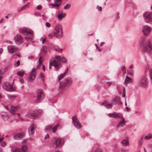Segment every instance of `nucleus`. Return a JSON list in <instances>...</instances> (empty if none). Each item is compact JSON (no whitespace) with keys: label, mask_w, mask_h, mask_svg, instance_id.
Returning <instances> with one entry per match:
<instances>
[{"label":"nucleus","mask_w":152,"mask_h":152,"mask_svg":"<svg viewBox=\"0 0 152 152\" xmlns=\"http://www.w3.org/2000/svg\"><path fill=\"white\" fill-rule=\"evenodd\" d=\"M52 125H48L45 126V130L48 131L52 129Z\"/></svg>","instance_id":"72a5a7b5"},{"label":"nucleus","mask_w":152,"mask_h":152,"mask_svg":"<svg viewBox=\"0 0 152 152\" xmlns=\"http://www.w3.org/2000/svg\"><path fill=\"white\" fill-rule=\"evenodd\" d=\"M47 50V47L46 46H43L41 49V51L44 52H46Z\"/></svg>","instance_id":"4c0bfd02"},{"label":"nucleus","mask_w":152,"mask_h":152,"mask_svg":"<svg viewBox=\"0 0 152 152\" xmlns=\"http://www.w3.org/2000/svg\"><path fill=\"white\" fill-rule=\"evenodd\" d=\"M35 117H39L41 114V113L37 110H35L33 111Z\"/></svg>","instance_id":"bb28decb"},{"label":"nucleus","mask_w":152,"mask_h":152,"mask_svg":"<svg viewBox=\"0 0 152 152\" xmlns=\"http://www.w3.org/2000/svg\"><path fill=\"white\" fill-rule=\"evenodd\" d=\"M8 97L9 99H14L16 97V96L15 95H8Z\"/></svg>","instance_id":"a19ab883"},{"label":"nucleus","mask_w":152,"mask_h":152,"mask_svg":"<svg viewBox=\"0 0 152 152\" xmlns=\"http://www.w3.org/2000/svg\"><path fill=\"white\" fill-rule=\"evenodd\" d=\"M55 33L57 35H56V37L60 38L62 37L63 34V30L62 26L61 25H58L55 27Z\"/></svg>","instance_id":"6e6552de"},{"label":"nucleus","mask_w":152,"mask_h":152,"mask_svg":"<svg viewBox=\"0 0 152 152\" xmlns=\"http://www.w3.org/2000/svg\"><path fill=\"white\" fill-rule=\"evenodd\" d=\"M34 132V128L33 124H31L30 126L29 130L28 133L29 134L33 135Z\"/></svg>","instance_id":"6ab92c4d"},{"label":"nucleus","mask_w":152,"mask_h":152,"mask_svg":"<svg viewBox=\"0 0 152 152\" xmlns=\"http://www.w3.org/2000/svg\"><path fill=\"white\" fill-rule=\"evenodd\" d=\"M40 76L41 78H42V77H44V75L43 74L42 72L40 73Z\"/></svg>","instance_id":"bf43d9fd"},{"label":"nucleus","mask_w":152,"mask_h":152,"mask_svg":"<svg viewBox=\"0 0 152 152\" xmlns=\"http://www.w3.org/2000/svg\"><path fill=\"white\" fill-rule=\"evenodd\" d=\"M72 123L74 126L77 129H80L82 125L80 123L79 121L76 116H73L72 118Z\"/></svg>","instance_id":"1a4fd4ad"},{"label":"nucleus","mask_w":152,"mask_h":152,"mask_svg":"<svg viewBox=\"0 0 152 152\" xmlns=\"http://www.w3.org/2000/svg\"><path fill=\"white\" fill-rule=\"evenodd\" d=\"M102 105L106 107L107 109H109L111 108L112 107L113 104L112 103L111 104L107 103V102L106 101H105L102 103Z\"/></svg>","instance_id":"aec40b11"},{"label":"nucleus","mask_w":152,"mask_h":152,"mask_svg":"<svg viewBox=\"0 0 152 152\" xmlns=\"http://www.w3.org/2000/svg\"><path fill=\"white\" fill-rule=\"evenodd\" d=\"M58 125H59V124H57L56 125H55L53 128H52V129H53L52 132L53 133H54L55 132L56 130L57 129V127Z\"/></svg>","instance_id":"f704fd0d"},{"label":"nucleus","mask_w":152,"mask_h":152,"mask_svg":"<svg viewBox=\"0 0 152 152\" xmlns=\"http://www.w3.org/2000/svg\"><path fill=\"white\" fill-rule=\"evenodd\" d=\"M55 3H59L60 2H61L62 0H54Z\"/></svg>","instance_id":"6e6d98bb"},{"label":"nucleus","mask_w":152,"mask_h":152,"mask_svg":"<svg viewBox=\"0 0 152 152\" xmlns=\"http://www.w3.org/2000/svg\"><path fill=\"white\" fill-rule=\"evenodd\" d=\"M64 144L63 140L58 137L54 138L52 140L51 142L52 146L54 148H61Z\"/></svg>","instance_id":"39448f33"},{"label":"nucleus","mask_w":152,"mask_h":152,"mask_svg":"<svg viewBox=\"0 0 152 152\" xmlns=\"http://www.w3.org/2000/svg\"><path fill=\"white\" fill-rule=\"evenodd\" d=\"M61 61L64 63H66L67 59L64 57L61 56H56L54 58H52L50 61L49 69H51L52 66H54L56 71H58L61 67Z\"/></svg>","instance_id":"f257e3e1"},{"label":"nucleus","mask_w":152,"mask_h":152,"mask_svg":"<svg viewBox=\"0 0 152 152\" xmlns=\"http://www.w3.org/2000/svg\"><path fill=\"white\" fill-rule=\"evenodd\" d=\"M138 84L141 86H146L147 85V78L145 77H141L138 82Z\"/></svg>","instance_id":"9d476101"},{"label":"nucleus","mask_w":152,"mask_h":152,"mask_svg":"<svg viewBox=\"0 0 152 152\" xmlns=\"http://www.w3.org/2000/svg\"><path fill=\"white\" fill-rule=\"evenodd\" d=\"M1 118L3 119L4 121L7 120L9 118V117L7 115H1Z\"/></svg>","instance_id":"473e14b6"},{"label":"nucleus","mask_w":152,"mask_h":152,"mask_svg":"<svg viewBox=\"0 0 152 152\" xmlns=\"http://www.w3.org/2000/svg\"><path fill=\"white\" fill-rule=\"evenodd\" d=\"M55 50L58 52H61L62 51V49H61L54 48Z\"/></svg>","instance_id":"c03bdc74"},{"label":"nucleus","mask_w":152,"mask_h":152,"mask_svg":"<svg viewBox=\"0 0 152 152\" xmlns=\"http://www.w3.org/2000/svg\"><path fill=\"white\" fill-rule=\"evenodd\" d=\"M7 50L10 53H12L17 51L18 47L16 46L10 45L8 46Z\"/></svg>","instance_id":"4468645a"},{"label":"nucleus","mask_w":152,"mask_h":152,"mask_svg":"<svg viewBox=\"0 0 152 152\" xmlns=\"http://www.w3.org/2000/svg\"><path fill=\"white\" fill-rule=\"evenodd\" d=\"M144 21L147 23H149L152 21V13L148 12L143 14Z\"/></svg>","instance_id":"423d86ee"},{"label":"nucleus","mask_w":152,"mask_h":152,"mask_svg":"<svg viewBox=\"0 0 152 152\" xmlns=\"http://www.w3.org/2000/svg\"><path fill=\"white\" fill-rule=\"evenodd\" d=\"M113 100L115 102V104H122V102L121 101L120 98L119 97L116 96L114 99Z\"/></svg>","instance_id":"4be33fe9"},{"label":"nucleus","mask_w":152,"mask_h":152,"mask_svg":"<svg viewBox=\"0 0 152 152\" xmlns=\"http://www.w3.org/2000/svg\"><path fill=\"white\" fill-rule=\"evenodd\" d=\"M35 73H31L28 78L29 81H31L33 80L35 78Z\"/></svg>","instance_id":"5701e85b"},{"label":"nucleus","mask_w":152,"mask_h":152,"mask_svg":"<svg viewBox=\"0 0 152 152\" xmlns=\"http://www.w3.org/2000/svg\"><path fill=\"white\" fill-rule=\"evenodd\" d=\"M24 74V73L23 72L19 71L17 73V75L19 76L20 77H22L23 76Z\"/></svg>","instance_id":"e433bc0d"},{"label":"nucleus","mask_w":152,"mask_h":152,"mask_svg":"<svg viewBox=\"0 0 152 152\" xmlns=\"http://www.w3.org/2000/svg\"><path fill=\"white\" fill-rule=\"evenodd\" d=\"M72 80L70 77L65 78L60 84V88L61 91L66 90L72 83Z\"/></svg>","instance_id":"7ed1b4c3"},{"label":"nucleus","mask_w":152,"mask_h":152,"mask_svg":"<svg viewBox=\"0 0 152 152\" xmlns=\"http://www.w3.org/2000/svg\"><path fill=\"white\" fill-rule=\"evenodd\" d=\"M104 42H101L100 44V45L101 46H102L104 44Z\"/></svg>","instance_id":"774afa93"},{"label":"nucleus","mask_w":152,"mask_h":152,"mask_svg":"<svg viewBox=\"0 0 152 152\" xmlns=\"http://www.w3.org/2000/svg\"><path fill=\"white\" fill-rule=\"evenodd\" d=\"M95 45L96 47V49L97 50H98L100 52L101 51V50L99 49V48L98 47L97 45V44H95Z\"/></svg>","instance_id":"4d7b16f0"},{"label":"nucleus","mask_w":152,"mask_h":152,"mask_svg":"<svg viewBox=\"0 0 152 152\" xmlns=\"http://www.w3.org/2000/svg\"><path fill=\"white\" fill-rule=\"evenodd\" d=\"M132 79L127 76L125 80L124 83L125 85H126L129 83L132 82Z\"/></svg>","instance_id":"b1692460"},{"label":"nucleus","mask_w":152,"mask_h":152,"mask_svg":"<svg viewBox=\"0 0 152 152\" xmlns=\"http://www.w3.org/2000/svg\"><path fill=\"white\" fill-rule=\"evenodd\" d=\"M66 15V13H63L62 12V11L61 12V13H60L59 15H58V18L59 20H61L63 18H64Z\"/></svg>","instance_id":"393cba45"},{"label":"nucleus","mask_w":152,"mask_h":152,"mask_svg":"<svg viewBox=\"0 0 152 152\" xmlns=\"http://www.w3.org/2000/svg\"><path fill=\"white\" fill-rule=\"evenodd\" d=\"M125 109L126 111H129L130 110V109L127 107H126Z\"/></svg>","instance_id":"0e129e2a"},{"label":"nucleus","mask_w":152,"mask_h":152,"mask_svg":"<svg viewBox=\"0 0 152 152\" xmlns=\"http://www.w3.org/2000/svg\"><path fill=\"white\" fill-rule=\"evenodd\" d=\"M142 50L144 52H146L149 54L152 53V46L151 40L148 39L145 42V39H142L141 43Z\"/></svg>","instance_id":"f03ea898"},{"label":"nucleus","mask_w":152,"mask_h":152,"mask_svg":"<svg viewBox=\"0 0 152 152\" xmlns=\"http://www.w3.org/2000/svg\"><path fill=\"white\" fill-rule=\"evenodd\" d=\"M42 58V57H40L38 60V62L39 64V65L37 66V68H38V67H39V66H40V64L41 63V61L40 60V59Z\"/></svg>","instance_id":"37998d69"},{"label":"nucleus","mask_w":152,"mask_h":152,"mask_svg":"<svg viewBox=\"0 0 152 152\" xmlns=\"http://www.w3.org/2000/svg\"><path fill=\"white\" fill-rule=\"evenodd\" d=\"M50 136L48 134H47L44 137V139L45 140L46 139H48L49 138Z\"/></svg>","instance_id":"09e8293b"},{"label":"nucleus","mask_w":152,"mask_h":152,"mask_svg":"<svg viewBox=\"0 0 152 152\" xmlns=\"http://www.w3.org/2000/svg\"><path fill=\"white\" fill-rule=\"evenodd\" d=\"M94 152H102V151L101 149H97Z\"/></svg>","instance_id":"e2e57ef3"},{"label":"nucleus","mask_w":152,"mask_h":152,"mask_svg":"<svg viewBox=\"0 0 152 152\" xmlns=\"http://www.w3.org/2000/svg\"><path fill=\"white\" fill-rule=\"evenodd\" d=\"M19 107L18 106L14 107L12 106L10 109V113L12 114V115H15V113L14 112L16 111L18 109Z\"/></svg>","instance_id":"a211bd4d"},{"label":"nucleus","mask_w":152,"mask_h":152,"mask_svg":"<svg viewBox=\"0 0 152 152\" xmlns=\"http://www.w3.org/2000/svg\"><path fill=\"white\" fill-rule=\"evenodd\" d=\"M34 58L33 56H31L28 57V58L29 59H33Z\"/></svg>","instance_id":"13d9d810"},{"label":"nucleus","mask_w":152,"mask_h":152,"mask_svg":"<svg viewBox=\"0 0 152 152\" xmlns=\"http://www.w3.org/2000/svg\"><path fill=\"white\" fill-rule=\"evenodd\" d=\"M13 152H27V147L25 145H23L21 148L17 149L14 151Z\"/></svg>","instance_id":"2eb2a0df"},{"label":"nucleus","mask_w":152,"mask_h":152,"mask_svg":"<svg viewBox=\"0 0 152 152\" xmlns=\"http://www.w3.org/2000/svg\"><path fill=\"white\" fill-rule=\"evenodd\" d=\"M143 143V141L140 140H139L138 141V144L139 145L141 146Z\"/></svg>","instance_id":"49530a36"},{"label":"nucleus","mask_w":152,"mask_h":152,"mask_svg":"<svg viewBox=\"0 0 152 152\" xmlns=\"http://www.w3.org/2000/svg\"><path fill=\"white\" fill-rule=\"evenodd\" d=\"M19 81L22 84H23L24 83L23 79L22 78H20Z\"/></svg>","instance_id":"864d4df0"},{"label":"nucleus","mask_w":152,"mask_h":152,"mask_svg":"<svg viewBox=\"0 0 152 152\" xmlns=\"http://www.w3.org/2000/svg\"><path fill=\"white\" fill-rule=\"evenodd\" d=\"M20 32L23 34L27 36L25 37V39L26 40H31L33 37L32 35L33 31L30 30H29L25 28H23L19 30Z\"/></svg>","instance_id":"20e7f679"},{"label":"nucleus","mask_w":152,"mask_h":152,"mask_svg":"<svg viewBox=\"0 0 152 152\" xmlns=\"http://www.w3.org/2000/svg\"><path fill=\"white\" fill-rule=\"evenodd\" d=\"M59 6V4H49V7L51 8H52L53 7H58Z\"/></svg>","instance_id":"c756f323"},{"label":"nucleus","mask_w":152,"mask_h":152,"mask_svg":"<svg viewBox=\"0 0 152 152\" xmlns=\"http://www.w3.org/2000/svg\"><path fill=\"white\" fill-rule=\"evenodd\" d=\"M149 77L150 79L152 80V69H151L149 71Z\"/></svg>","instance_id":"79ce46f5"},{"label":"nucleus","mask_w":152,"mask_h":152,"mask_svg":"<svg viewBox=\"0 0 152 152\" xmlns=\"http://www.w3.org/2000/svg\"><path fill=\"white\" fill-rule=\"evenodd\" d=\"M16 44L20 45L21 44L23 41L22 37L19 34L16 35L14 38Z\"/></svg>","instance_id":"9b49d317"},{"label":"nucleus","mask_w":152,"mask_h":152,"mask_svg":"<svg viewBox=\"0 0 152 152\" xmlns=\"http://www.w3.org/2000/svg\"><path fill=\"white\" fill-rule=\"evenodd\" d=\"M122 145L124 146H127L129 144V139L128 138L123 140L121 141Z\"/></svg>","instance_id":"412c9836"},{"label":"nucleus","mask_w":152,"mask_h":152,"mask_svg":"<svg viewBox=\"0 0 152 152\" xmlns=\"http://www.w3.org/2000/svg\"><path fill=\"white\" fill-rule=\"evenodd\" d=\"M108 116L111 118H115L117 119L118 118H120L123 116L122 115L119 113H117L115 112H114L112 113H109Z\"/></svg>","instance_id":"ddd939ff"},{"label":"nucleus","mask_w":152,"mask_h":152,"mask_svg":"<svg viewBox=\"0 0 152 152\" xmlns=\"http://www.w3.org/2000/svg\"><path fill=\"white\" fill-rule=\"evenodd\" d=\"M27 4H26L21 7V9H23V10L25 9L27 7Z\"/></svg>","instance_id":"5fc2aeb1"},{"label":"nucleus","mask_w":152,"mask_h":152,"mask_svg":"<svg viewBox=\"0 0 152 152\" xmlns=\"http://www.w3.org/2000/svg\"><path fill=\"white\" fill-rule=\"evenodd\" d=\"M122 71L123 73H125L126 72V70L125 66H122Z\"/></svg>","instance_id":"a18cd8bd"},{"label":"nucleus","mask_w":152,"mask_h":152,"mask_svg":"<svg viewBox=\"0 0 152 152\" xmlns=\"http://www.w3.org/2000/svg\"><path fill=\"white\" fill-rule=\"evenodd\" d=\"M96 8L99 11H101L102 10V7L100 6H99V5L97 6Z\"/></svg>","instance_id":"8fccbe9b"},{"label":"nucleus","mask_w":152,"mask_h":152,"mask_svg":"<svg viewBox=\"0 0 152 152\" xmlns=\"http://www.w3.org/2000/svg\"><path fill=\"white\" fill-rule=\"evenodd\" d=\"M2 144H1V146L2 147H4L5 145V143L4 142H2Z\"/></svg>","instance_id":"680f3d73"},{"label":"nucleus","mask_w":152,"mask_h":152,"mask_svg":"<svg viewBox=\"0 0 152 152\" xmlns=\"http://www.w3.org/2000/svg\"><path fill=\"white\" fill-rule=\"evenodd\" d=\"M9 86L7 88V91L10 92L14 91L15 89L11 83H9Z\"/></svg>","instance_id":"cd10ccee"},{"label":"nucleus","mask_w":152,"mask_h":152,"mask_svg":"<svg viewBox=\"0 0 152 152\" xmlns=\"http://www.w3.org/2000/svg\"><path fill=\"white\" fill-rule=\"evenodd\" d=\"M65 75L64 73H63L60 74L58 77V80H61L65 76Z\"/></svg>","instance_id":"2f4dec72"},{"label":"nucleus","mask_w":152,"mask_h":152,"mask_svg":"<svg viewBox=\"0 0 152 152\" xmlns=\"http://www.w3.org/2000/svg\"><path fill=\"white\" fill-rule=\"evenodd\" d=\"M37 98L36 102L37 103L40 102L44 99V95L43 91L42 89L38 90L37 91Z\"/></svg>","instance_id":"0eeeda50"},{"label":"nucleus","mask_w":152,"mask_h":152,"mask_svg":"<svg viewBox=\"0 0 152 152\" xmlns=\"http://www.w3.org/2000/svg\"><path fill=\"white\" fill-rule=\"evenodd\" d=\"M20 60H18L16 62L15 64V65L16 66H18L20 64Z\"/></svg>","instance_id":"603ef678"},{"label":"nucleus","mask_w":152,"mask_h":152,"mask_svg":"<svg viewBox=\"0 0 152 152\" xmlns=\"http://www.w3.org/2000/svg\"><path fill=\"white\" fill-rule=\"evenodd\" d=\"M152 29L151 27L148 26H145L143 28L142 32L144 34V35L146 36L148 34L152 31Z\"/></svg>","instance_id":"f8f14e48"},{"label":"nucleus","mask_w":152,"mask_h":152,"mask_svg":"<svg viewBox=\"0 0 152 152\" xmlns=\"http://www.w3.org/2000/svg\"><path fill=\"white\" fill-rule=\"evenodd\" d=\"M9 83L6 82L3 84V87L5 90L7 91V88H8V86H9Z\"/></svg>","instance_id":"a878e982"},{"label":"nucleus","mask_w":152,"mask_h":152,"mask_svg":"<svg viewBox=\"0 0 152 152\" xmlns=\"http://www.w3.org/2000/svg\"><path fill=\"white\" fill-rule=\"evenodd\" d=\"M121 152H128V151L125 149H122L121 150Z\"/></svg>","instance_id":"052dcab7"},{"label":"nucleus","mask_w":152,"mask_h":152,"mask_svg":"<svg viewBox=\"0 0 152 152\" xmlns=\"http://www.w3.org/2000/svg\"><path fill=\"white\" fill-rule=\"evenodd\" d=\"M23 9H21V8H18L17 9V11L18 12H20L21 11H22Z\"/></svg>","instance_id":"338daca9"},{"label":"nucleus","mask_w":152,"mask_h":152,"mask_svg":"<svg viewBox=\"0 0 152 152\" xmlns=\"http://www.w3.org/2000/svg\"><path fill=\"white\" fill-rule=\"evenodd\" d=\"M152 138V135L151 134H148L147 136H145L144 137L146 139H150Z\"/></svg>","instance_id":"58836bf2"},{"label":"nucleus","mask_w":152,"mask_h":152,"mask_svg":"<svg viewBox=\"0 0 152 152\" xmlns=\"http://www.w3.org/2000/svg\"><path fill=\"white\" fill-rule=\"evenodd\" d=\"M42 8V6L40 5H39L37 7V9L38 10H41Z\"/></svg>","instance_id":"3c124183"},{"label":"nucleus","mask_w":152,"mask_h":152,"mask_svg":"<svg viewBox=\"0 0 152 152\" xmlns=\"http://www.w3.org/2000/svg\"><path fill=\"white\" fill-rule=\"evenodd\" d=\"M24 133H17L14 135V137L16 139L19 140L22 139L24 136Z\"/></svg>","instance_id":"dca6fc26"},{"label":"nucleus","mask_w":152,"mask_h":152,"mask_svg":"<svg viewBox=\"0 0 152 152\" xmlns=\"http://www.w3.org/2000/svg\"><path fill=\"white\" fill-rule=\"evenodd\" d=\"M46 26L48 28H49L50 26V23L48 22H47L46 23Z\"/></svg>","instance_id":"de8ad7c7"},{"label":"nucleus","mask_w":152,"mask_h":152,"mask_svg":"<svg viewBox=\"0 0 152 152\" xmlns=\"http://www.w3.org/2000/svg\"><path fill=\"white\" fill-rule=\"evenodd\" d=\"M68 71V67H67L66 71H65V72L64 73V74L65 75L66 73Z\"/></svg>","instance_id":"69168bd1"},{"label":"nucleus","mask_w":152,"mask_h":152,"mask_svg":"<svg viewBox=\"0 0 152 152\" xmlns=\"http://www.w3.org/2000/svg\"><path fill=\"white\" fill-rule=\"evenodd\" d=\"M58 125H59V124H57L56 125H55L53 128H52V129H53L52 132L53 133H54L55 132L56 130L57 129V127Z\"/></svg>","instance_id":"c9c22d12"},{"label":"nucleus","mask_w":152,"mask_h":152,"mask_svg":"<svg viewBox=\"0 0 152 152\" xmlns=\"http://www.w3.org/2000/svg\"><path fill=\"white\" fill-rule=\"evenodd\" d=\"M28 117L32 119H33L36 118L34 114H33V112H32L31 113H30L29 114H28Z\"/></svg>","instance_id":"7c9ffc66"},{"label":"nucleus","mask_w":152,"mask_h":152,"mask_svg":"<svg viewBox=\"0 0 152 152\" xmlns=\"http://www.w3.org/2000/svg\"><path fill=\"white\" fill-rule=\"evenodd\" d=\"M120 119L121 120V121H120L118 124L117 126V127H122L126 125L125 120L123 116L121 117Z\"/></svg>","instance_id":"f3484780"},{"label":"nucleus","mask_w":152,"mask_h":152,"mask_svg":"<svg viewBox=\"0 0 152 152\" xmlns=\"http://www.w3.org/2000/svg\"><path fill=\"white\" fill-rule=\"evenodd\" d=\"M71 7V5L69 4H67L64 7V9H69Z\"/></svg>","instance_id":"ea45409f"},{"label":"nucleus","mask_w":152,"mask_h":152,"mask_svg":"<svg viewBox=\"0 0 152 152\" xmlns=\"http://www.w3.org/2000/svg\"><path fill=\"white\" fill-rule=\"evenodd\" d=\"M56 35H57V34H56L55 32L50 33L48 34V37L50 39L52 38L54 36H55L56 37Z\"/></svg>","instance_id":"c85d7f7f"}]
</instances>
